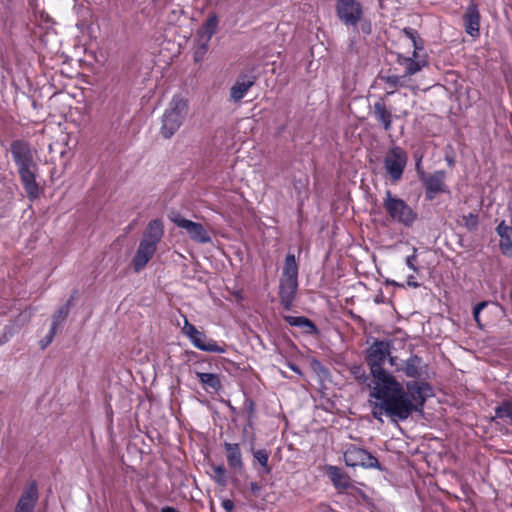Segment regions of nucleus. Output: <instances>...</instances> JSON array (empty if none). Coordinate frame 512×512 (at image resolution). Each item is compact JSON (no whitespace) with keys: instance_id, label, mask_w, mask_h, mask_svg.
<instances>
[{"instance_id":"nucleus-1","label":"nucleus","mask_w":512,"mask_h":512,"mask_svg":"<svg viewBox=\"0 0 512 512\" xmlns=\"http://www.w3.org/2000/svg\"><path fill=\"white\" fill-rule=\"evenodd\" d=\"M431 395L432 388L426 382H407L406 390L401 383L373 386L370 397L375 401L370 400L371 412L380 423H383L384 414L394 421H403L413 412H421L426 399Z\"/></svg>"},{"instance_id":"nucleus-2","label":"nucleus","mask_w":512,"mask_h":512,"mask_svg":"<svg viewBox=\"0 0 512 512\" xmlns=\"http://www.w3.org/2000/svg\"><path fill=\"white\" fill-rule=\"evenodd\" d=\"M10 152L28 199L36 200L40 195V187L36 181L37 165L34 163L28 143L23 140H15L10 145Z\"/></svg>"},{"instance_id":"nucleus-3","label":"nucleus","mask_w":512,"mask_h":512,"mask_svg":"<svg viewBox=\"0 0 512 512\" xmlns=\"http://www.w3.org/2000/svg\"><path fill=\"white\" fill-rule=\"evenodd\" d=\"M391 343L389 341L376 340L367 350V364L370 368L371 374L375 380L374 386L387 385L399 383L394 376L387 374L383 366L389 357V362L392 366L395 365V358L390 356Z\"/></svg>"},{"instance_id":"nucleus-4","label":"nucleus","mask_w":512,"mask_h":512,"mask_svg":"<svg viewBox=\"0 0 512 512\" xmlns=\"http://www.w3.org/2000/svg\"><path fill=\"white\" fill-rule=\"evenodd\" d=\"M188 113V101L181 95H174L162 116L161 134L171 138L181 127Z\"/></svg>"},{"instance_id":"nucleus-5","label":"nucleus","mask_w":512,"mask_h":512,"mask_svg":"<svg viewBox=\"0 0 512 512\" xmlns=\"http://www.w3.org/2000/svg\"><path fill=\"white\" fill-rule=\"evenodd\" d=\"M383 207L393 222L403 226L411 227L417 220V212L403 199L393 195L390 190L385 192Z\"/></svg>"},{"instance_id":"nucleus-6","label":"nucleus","mask_w":512,"mask_h":512,"mask_svg":"<svg viewBox=\"0 0 512 512\" xmlns=\"http://www.w3.org/2000/svg\"><path fill=\"white\" fill-rule=\"evenodd\" d=\"M407 161V152L399 146L391 147L386 152L383 159V166L389 180L393 184L401 180L405 167L407 165Z\"/></svg>"},{"instance_id":"nucleus-7","label":"nucleus","mask_w":512,"mask_h":512,"mask_svg":"<svg viewBox=\"0 0 512 512\" xmlns=\"http://www.w3.org/2000/svg\"><path fill=\"white\" fill-rule=\"evenodd\" d=\"M182 333L190 340L195 348L201 351L218 354L226 352L224 346H220L215 340L207 338V336L191 324L187 318L184 319Z\"/></svg>"},{"instance_id":"nucleus-8","label":"nucleus","mask_w":512,"mask_h":512,"mask_svg":"<svg viewBox=\"0 0 512 512\" xmlns=\"http://www.w3.org/2000/svg\"><path fill=\"white\" fill-rule=\"evenodd\" d=\"M169 219L178 228L183 229L192 241L199 244H208L212 242L209 232L201 223L186 219L178 212L170 213Z\"/></svg>"},{"instance_id":"nucleus-9","label":"nucleus","mask_w":512,"mask_h":512,"mask_svg":"<svg viewBox=\"0 0 512 512\" xmlns=\"http://www.w3.org/2000/svg\"><path fill=\"white\" fill-rule=\"evenodd\" d=\"M344 461L347 466L364 468H379V461L367 450L351 445L344 453Z\"/></svg>"},{"instance_id":"nucleus-10","label":"nucleus","mask_w":512,"mask_h":512,"mask_svg":"<svg viewBox=\"0 0 512 512\" xmlns=\"http://www.w3.org/2000/svg\"><path fill=\"white\" fill-rule=\"evenodd\" d=\"M336 10L339 19L350 26L357 25L363 13L361 4L356 0H338Z\"/></svg>"},{"instance_id":"nucleus-11","label":"nucleus","mask_w":512,"mask_h":512,"mask_svg":"<svg viewBox=\"0 0 512 512\" xmlns=\"http://www.w3.org/2000/svg\"><path fill=\"white\" fill-rule=\"evenodd\" d=\"M405 31H406L408 36L413 41L414 52H413V56L412 57L400 58L399 59V64L404 66V68H405L404 74H405L406 77H409V76H412V75L416 74L423 67H425L427 65V61L425 60L424 57L420 56L419 53H418V50H421V48L418 47V45L416 43V40H415V37H414V32L412 30H409V31L405 30Z\"/></svg>"},{"instance_id":"nucleus-12","label":"nucleus","mask_w":512,"mask_h":512,"mask_svg":"<svg viewBox=\"0 0 512 512\" xmlns=\"http://www.w3.org/2000/svg\"><path fill=\"white\" fill-rule=\"evenodd\" d=\"M39 498L36 482H31L22 492L14 512H34Z\"/></svg>"},{"instance_id":"nucleus-13","label":"nucleus","mask_w":512,"mask_h":512,"mask_svg":"<svg viewBox=\"0 0 512 512\" xmlns=\"http://www.w3.org/2000/svg\"><path fill=\"white\" fill-rule=\"evenodd\" d=\"M156 244L141 239L133 257L132 264L136 272L141 271L151 260L157 249Z\"/></svg>"},{"instance_id":"nucleus-14","label":"nucleus","mask_w":512,"mask_h":512,"mask_svg":"<svg viewBox=\"0 0 512 512\" xmlns=\"http://www.w3.org/2000/svg\"><path fill=\"white\" fill-rule=\"evenodd\" d=\"M465 32L471 37H478L480 34V13L475 3H470L463 16Z\"/></svg>"},{"instance_id":"nucleus-15","label":"nucleus","mask_w":512,"mask_h":512,"mask_svg":"<svg viewBox=\"0 0 512 512\" xmlns=\"http://www.w3.org/2000/svg\"><path fill=\"white\" fill-rule=\"evenodd\" d=\"M255 77L250 75H240L233 86L230 88V98L234 102L242 100L249 89L254 85Z\"/></svg>"},{"instance_id":"nucleus-16","label":"nucleus","mask_w":512,"mask_h":512,"mask_svg":"<svg viewBox=\"0 0 512 512\" xmlns=\"http://www.w3.org/2000/svg\"><path fill=\"white\" fill-rule=\"evenodd\" d=\"M218 26V18L216 15L209 16L198 31V41H202V54L208 49V44L215 34Z\"/></svg>"},{"instance_id":"nucleus-17","label":"nucleus","mask_w":512,"mask_h":512,"mask_svg":"<svg viewBox=\"0 0 512 512\" xmlns=\"http://www.w3.org/2000/svg\"><path fill=\"white\" fill-rule=\"evenodd\" d=\"M496 232L500 237L499 248L506 257H512V226L507 225L503 220L496 227Z\"/></svg>"},{"instance_id":"nucleus-18","label":"nucleus","mask_w":512,"mask_h":512,"mask_svg":"<svg viewBox=\"0 0 512 512\" xmlns=\"http://www.w3.org/2000/svg\"><path fill=\"white\" fill-rule=\"evenodd\" d=\"M426 187V198L432 200L439 192L443 190L445 172L436 171L433 174L422 178Z\"/></svg>"},{"instance_id":"nucleus-19","label":"nucleus","mask_w":512,"mask_h":512,"mask_svg":"<svg viewBox=\"0 0 512 512\" xmlns=\"http://www.w3.org/2000/svg\"><path fill=\"white\" fill-rule=\"evenodd\" d=\"M298 288V281L280 280V300L285 309H290Z\"/></svg>"},{"instance_id":"nucleus-20","label":"nucleus","mask_w":512,"mask_h":512,"mask_svg":"<svg viewBox=\"0 0 512 512\" xmlns=\"http://www.w3.org/2000/svg\"><path fill=\"white\" fill-rule=\"evenodd\" d=\"M224 449L228 466L233 470L241 471L244 464L239 444L225 442Z\"/></svg>"},{"instance_id":"nucleus-21","label":"nucleus","mask_w":512,"mask_h":512,"mask_svg":"<svg viewBox=\"0 0 512 512\" xmlns=\"http://www.w3.org/2000/svg\"><path fill=\"white\" fill-rule=\"evenodd\" d=\"M373 116L382 125L384 130L388 131L391 129L393 115L382 101L374 103Z\"/></svg>"},{"instance_id":"nucleus-22","label":"nucleus","mask_w":512,"mask_h":512,"mask_svg":"<svg viewBox=\"0 0 512 512\" xmlns=\"http://www.w3.org/2000/svg\"><path fill=\"white\" fill-rule=\"evenodd\" d=\"M163 233L164 229L161 220L155 219L149 222L143 234L142 240L158 245L161 241Z\"/></svg>"},{"instance_id":"nucleus-23","label":"nucleus","mask_w":512,"mask_h":512,"mask_svg":"<svg viewBox=\"0 0 512 512\" xmlns=\"http://www.w3.org/2000/svg\"><path fill=\"white\" fill-rule=\"evenodd\" d=\"M326 472L336 488L346 489L349 487V478L343 473V471L339 467L329 465L326 468Z\"/></svg>"},{"instance_id":"nucleus-24","label":"nucleus","mask_w":512,"mask_h":512,"mask_svg":"<svg viewBox=\"0 0 512 512\" xmlns=\"http://www.w3.org/2000/svg\"><path fill=\"white\" fill-rule=\"evenodd\" d=\"M286 322L294 327H299L307 334H316L318 329L316 325L306 317L303 316H286Z\"/></svg>"},{"instance_id":"nucleus-25","label":"nucleus","mask_w":512,"mask_h":512,"mask_svg":"<svg viewBox=\"0 0 512 512\" xmlns=\"http://www.w3.org/2000/svg\"><path fill=\"white\" fill-rule=\"evenodd\" d=\"M297 278L298 266L296 263L295 256L293 254H288L285 258L281 279L297 281Z\"/></svg>"},{"instance_id":"nucleus-26","label":"nucleus","mask_w":512,"mask_h":512,"mask_svg":"<svg viewBox=\"0 0 512 512\" xmlns=\"http://www.w3.org/2000/svg\"><path fill=\"white\" fill-rule=\"evenodd\" d=\"M422 360L417 355H412L409 357L404 364L403 371L404 373L411 378H418L422 374L421 369Z\"/></svg>"},{"instance_id":"nucleus-27","label":"nucleus","mask_w":512,"mask_h":512,"mask_svg":"<svg viewBox=\"0 0 512 512\" xmlns=\"http://www.w3.org/2000/svg\"><path fill=\"white\" fill-rule=\"evenodd\" d=\"M197 377L205 388H211L218 391L221 388V381L217 374L214 373H197Z\"/></svg>"},{"instance_id":"nucleus-28","label":"nucleus","mask_w":512,"mask_h":512,"mask_svg":"<svg viewBox=\"0 0 512 512\" xmlns=\"http://www.w3.org/2000/svg\"><path fill=\"white\" fill-rule=\"evenodd\" d=\"M68 312H69V308L67 306H63L54 315L53 323L51 325L49 333L47 334V342L42 345V349L46 348L52 342L53 337L56 333V327H57L59 320L65 318L67 316Z\"/></svg>"},{"instance_id":"nucleus-29","label":"nucleus","mask_w":512,"mask_h":512,"mask_svg":"<svg viewBox=\"0 0 512 512\" xmlns=\"http://www.w3.org/2000/svg\"><path fill=\"white\" fill-rule=\"evenodd\" d=\"M387 85L388 88L392 89L387 92L388 95H391L394 93V89L398 87H404L406 86L407 77L405 74L403 75H388L382 78Z\"/></svg>"},{"instance_id":"nucleus-30","label":"nucleus","mask_w":512,"mask_h":512,"mask_svg":"<svg viewBox=\"0 0 512 512\" xmlns=\"http://www.w3.org/2000/svg\"><path fill=\"white\" fill-rule=\"evenodd\" d=\"M496 418L503 421L506 425H512V403L504 402L495 410Z\"/></svg>"},{"instance_id":"nucleus-31","label":"nucleus","mask_w":512,"mask_h":512,"mask_svg":"<svg viewBox=\"0 0 512 512\" xmlns=\"http://www.w3.org/2000/svg\"><path fill=\"white\" fill-rule=\"evenodd\" d=\"M212 479L222 487L227 486V475H226V469L223 465H216L213 466V475Z\"/></svg>"},{"instance_id":"nucleus-32","label":"nucleus","mask_w":512,"mask_h":512,"mask_svg":"<svg viewBox=\"0 0 512 512\" xmlns=\"http://www.w3.org/2000/svg\"><path fill=\"white\" fill-rule=\"evenodd\" d=\"M478 216L474 213H469L462 217V224L469 231H475L478 228Z\"/></svg>"},{"instance_id":"nucleus-33","label":"nucleus","mask_w":512,"mask_h":512,"mask_svg":"<svg viewBox=\"0 0 512 512\" xmlns=\"http://www.w3.org/2000/svg\"><path fill=\"white\" fill-rule=\"evenodd\" d=\"M255 460L265 469L267 473L270 472V468L268 466L269 454L266 450L260 449L256 450L253 453Z\"/></svg>"},{"instance_id":"nucleus-34","label":"nucleus","mask_w":512,"mask_h":512,"mask_svg":"<svg viewBox=\"0 0 512 512\" xmlns=\"http://www.w3.org/2000/svg\"><path fill=\"white\" fill-rule=\"evenodd\" d=\"M416 260H417V248H413V254L406 257L405 263L409 269H411L415 273H418L419 268L415 264Z\"/></svg>"},{"instance_id":"nucleus-35","label":"nucleus","mask_w":512,"mask_h":512,"mask_svg":"<svg viewBox=\"0 0 512 512\" xmlns=\"http://www.w3.org/2000/svg\"><path fill=\"white\" fill-rule=\"evenodd\" d=\"M487 305H488L487 301H482V302H479L478 304H476L473 308V318L477 322L478 326H481L480 313L484 308L487 307Z\"/></svg>"},{"instance_id":"nucleus-36","label":"nucleus","mask_w":512,"mask_h":512,"mask_svg":"<svg viewBox=\"0 0 512 512\" xmlns=\"http://www.w3.org/2000/svg\"><path fill=\"white\" fill-rule=\"evenodd\" d=\"M249 489H250V492L251 494L254 496V497H259L260 496V492L262 490V487L260 484H258L257 482H251L249 484Z\"/></svg>"},{"instance_id":"nucleus-37","label":"nucleus","mask_w":512,"mask_h":512,"mask_svg":"<svg viewBox=\"0 0 512 512\" xmlns=\"http://www.w3.org/2000/svg\"><path fill=\"white\" fill-rule=\"evenodd\" d=\"M205 54H202V41H198V47L195 50L194 58L195 61H200Z\"/></svg>"},{"instance_id":"nucleus-38","label":"nucleus","mask_w":512,"mask_h":512,"mask_svg":"<svg viewBox=\"0 0 512 512\" xmlns=\"http://www.w3.org/2000/svg\"><path fill=\"white\" fill-rule=\"evenodd\" d=\"M222 507L224 508V510L226 512H232V510L234 508V503L230 499H225L222 501Z\"/></svg>"},{"instance_id":"nucleus-39","label":"nucleus","mask_w":512,"mask_h":512,"mask_svg":"<svg viewBox=\"0 0 512 512\" xmlns=\"http://www.w3.org/2000/svg\"><path fill=\"white\" fill-rule=\"evenodd\" d=\"M407 284H408V286H411V287H413V288H417V287H419L418 282H416V281H415V278H414V276H412V275L408 276V278H407Z\"/></svg>"},{"instance_id":"nucleus-40","label":"nucleus","mask_w":512,"mask_h":512,"mask_svg":"<svg viewBox=\"0 0 512 512\" xmlns=\"http://www.w3.org/2000/svg\"><path fill=\"white\" fill-rule=\"evenodd\" d=\"M161 512H178V510L174 507L166 506L161 509Z\"/></svg>"},{"instance_id":"nucleus-41","label":"nucleus","mask_w":512,"mask_h":512,"mask_svg":"<svg viewBox=\"0 0 512 512\" xmlns=\"http://www.w3.org/2000/svg\"><path fill=\"white\" fill-rule=\"evenodd\" d=\"M289 367H290V369H291L292 371H294L295 373L301 374V371H300V369H299V367H298V366H296V365H294V364H290V365H289Z\"/></svg>"},{"instance_id":"nucleus-42","label":"nucleus","mask_w":512,"mask_h":512,"mask_svg":"<svg viewBox=\"0 0 512 512\" xmlns=\"http://www.w3.org/2000/svg\"><path fill=\"white\" fill-rule=\"evenodd\" d=\"M446 160H447L449 165H452V163H453V159L452 158L446 156Z\"/></svg>"},{"instance_id":"nucleus-43","label":"nucleus","mask_w":512,"mask_h":512,"mask_svg":"<svg viewBox=\"0 0 512 512\" xmlns=\"http://www.w3.org/2000/svg\"><path fill=\"white\" fill-rule=\"evenodd\" d=\"M420 166H421V159H419L418 162L416 163L417 170H419Z\"/></svg>"},{"instance_id":"nucleus-44","label":"nucleus","mask_w":512,"mask_h":512,"mask_svg":"<svg viewBox=\"0 0 512 512\" xmlns=\"http://www.w3.org/2000/svg\"><path fill=\"white\" fill-rule=\"evenodd\" d=\"M47 342V336L40 341L41 346Z\"/></svg>"}]
</instances>
